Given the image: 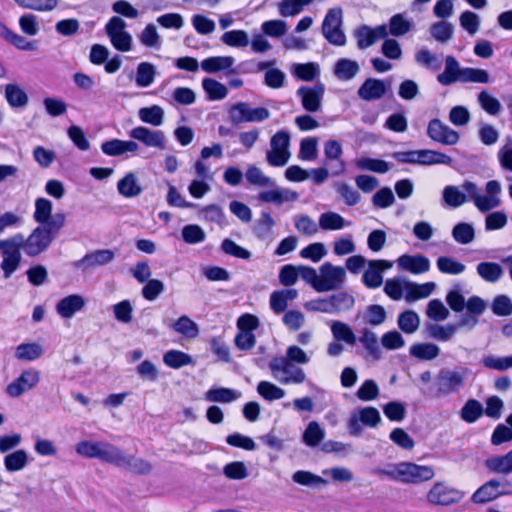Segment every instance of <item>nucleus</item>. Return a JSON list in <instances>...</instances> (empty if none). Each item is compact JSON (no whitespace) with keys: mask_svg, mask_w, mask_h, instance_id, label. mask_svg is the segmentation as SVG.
I'll use <instances>...</instances> for the list:
<instances>
[{"mask_svg":"<svg viewBox=\"0 0 512 512\" xmlns=\"http://www.w3.org/2000/svg\"><path fill=\"white\" fill-rule=\"evenodd\" d=\"M202 88L211 101L222 100L227 97V87L212 78H204L202 80Z\"/></svg>","mask_w":512,"mask_h":512,"instance_id":"49530a36","label":"nucleus"},{"mask_svg":"<svg viewBox=\"0 0 512 512\" xmlns=\"http://www.w3.org/2000/svg\"><path fill=\"white\" fill-rule=\"evenodd\" d=\"M14 2L24 9L49 13L58 8L60 0H14Z\"/></svg>","mask_w":512,"mask_h":512,"instance_id":"37998d69","label":"nucleus"},{"mask_svg":"<svg viewBox=\"0 0 512 512\" xmlns=\"http://www.w3.org/2000/svg\"><path fill=\"white\" fill-rule=\"evenodd\" d=\"M125 453L116 446L102 442L98 459L121 468L124 464Z\"/></svg>","mask_w":512,"mask_h":512,"instance_id":"58836bf2","label":"nucleus"},{"mask_svg":"<svg viewBox=\"0 0 512 512\" xmlns=\"http://www.w3.org/2000/svg\"><path fill=\"white\" fill-rule=\"evenodd\" d=\"M428 136L444 145H455L459 141V134L439 119H433L429 122L427 128Z\"/></svg>","mask_w":512,"mask_h":512,"instance_id":"a211bd4d","label":"nucleus"},{"mask_svg":"<svg viewBox=\"0 0 512 512\" xmlns=\"http://www.w3.org/2000/svg\"><path fill=\"white\" fill-rule=\"evenodd\" d=\"M39 382L40 372L37 369H24L17 378L6 386L5 392L11 398H18L34 389Z\"/></svg>","mask_w":512,"mask_h":512,"instance_id":"9b49d317","label":"nucleus"},{"mask_svg":"<svg viewBox=\"0 0 512 512\" xmlns=\"http://www.w3.org/2000/svg\"><path fill=\"white\" fill-rule=\"evenodd\" d=\"M325 93V85L317 82L315 85L301 86L296 95L300 98L302 107L310 113L317 112L321 109L322 100Z\"/></svg>","mask_w":512,"mask_h":512,"instance_id":"2eb2a0df","label":"nucleus"},{"mask_svg":"<svg viewBox=\"0 0 512 512\" xmlns=\"http://www.w3.org/2000/svg\"><path fill=\"white\" fill-rule=\"evenodd\" d=\"M383 260L368 261V267L363 273V283L369 288H377L382 284Z\"/></svg>","mask_w":512,"mask_h":512,"instance_id":"cd10ccee","label":"nucleus"},{"mask_svg":"<svg viewBox=\"0 0 512 512\" xmlns=\"http://www.w3.org/2000/svg\"><path fill=\"white\" fill-rule=\"evenodd\" d=\"M343 153L341 144L336 140H328L324 144V155L326 158V164L330 161H336L334 174H340L345 169L344 162L340 159Z\"/></svg>","mask_w":512,"mask_h":512,"instance_id":"473e14b6","label":"nucleus"},{"mask_svg":"<svg viewBox=\"0 0 512 512\" xmlns=\"http://www.w3.org/2000/svg\"><path fill=\"white\" fill-rule=\"evenodd\" d=\"M114 258L115 254L112 250L100 249L86 254L83 258L76 261L74 266L83 271L91 270L111 263Z\"/></svg>","mask_w":512,"mask_h":512,"instance_id":"6ab92c4d","label":"nucleus"},{"mask_svg":"<svg viewBox=\"0 0 512 512\" xmlns=\"http://www.w3.org/2000/svg\"><path fill=\"white\" fill-rule=\"evenodd\" d=\"M10 238L0 241V251L2 252V262L0 267L4 278L8 279L19 268L21 262L20 247L10 245Z\"/></svg>","mask_w":512,"mask_h":512,"instance_id":"dca6fc26","label":"nucleus"},{"mask_svg":"<svg viewBox=\"0 0 512 512\" xmlns=\"http://www.w3.org/2000/svg\"><path fill=\"white\" fill-rule=\"evenodd\" d=\"M384 94V82L376 79H367L358 89V96L366 101L379 99Z\"/></svg>","mask_w":512,"mask_h":512,"instance_id":"72a5a7b5","label":"nucleus"},{"mask_svg":"<svg viewBox=\"0 0 512 512\" xmlns=\"http://www.w3.org/2000/svg\"><path fill=\"white\" fill-rule=\"evenodd\" d=\"M85 305L86 300L83 296L79 294H71L59 300L55 309L60 317L64 319H71L76 313L83 310Z\"/></svg>","mask_w":512,"mask_h":512,"instance_id":"412c9836","label":"nucleus"},{"mask_svg":"<svg viewBox=\"0 0 512 512\" xmlns=\"http://www.w3.org/2000/svg\"><path fill=\"white\" fill-rule=\"evenodd\" d=\"M420 325V318L418 314L412 310H407L401 313L398 317L399 328L407 333L412 334L417 331Z\"/></svg>","mask_w":512,"mask_h":512,"instance_id":"680f3d73","label":"nucleus"},{"mask_svg":"<svg viewBox=\"0 0 512 512\" xmlns=\"http://www.w3.org/2000/svg\"><path fill=\"white\" fill-rule=\"evenodd\" d=\"M241 397V392L230 388H214L205 394V399L210 402L231 403Z\"/></svg>","mask_w":512,"mask_h":512,"instance_id":"a19ab883","label":"nucleus"},{"mask_svg":"<svg viewBox=\"0 0 512 512\" xmlns=\"http://www.w3.org/2000/svg\"><path fill=\"white\" fill-rule=\"evenodd\" d=\"M230 121L239 125L241 123H259L270 117V112L264 107H252L247 102H238L232 105L228 111Z\"/></svg>","mask_w":512,"mask_h":512,"instance_id":"0eeeda50","label":"nucleus"},{"mask_svg":"<svg viewBox=\"0 0 512 512\" xmlns=\"http://www.w3.org/2000/svg\"><path fill=\"white\" fill-rule=\"evenodd\" d=\"M380 421V413L376 408L364 407L351 414L348 421V428L352 435L358 436L362 431V425L375 427Z\"/></svg>","mask_w":512,"mask_h":512,"instance_id":"4468645a","label":"nucleus"},{"mask_svg":"<svg viewBox=\"0 0 512 512\" xmlns=\"http://www.w3.org/2000/svg\"><path fill=\"white\" fill-rule=\"evenodd\" d=\"M172 328L177 333L188 338H195L199 334L197 324L188 316H181L176 322L172 324Z\"/></svg>","mask_w":512,"mask_h":512,"instance_id":"69168bd1","label":"nucleus"},{"mask_svg":"<svg viewBox=\"0 0 512 512\" xmlns=\"http://www.w3.org/2000/svg\"><path fill=\"white\" fill-rule=\"evenodd\" d=\"M467 369H443L437 377L438 392L441 395H449L459 391L465 382Z\"/></svg>","mask_w":512,"mask_h":512,"instance_id":"f8f14e48","label":"nucleus"},{"mask_svg":"<svg viewBox=\"0 0 512 512\" xmlns=\"http://www.w3.org/2000/svg\"><path fill=\"white\" fill-rule=\"evenodd\" d=\"M444 202L452 208H457L466 202V195L457 186H446L443 190Z\"/></svg>","mask_w":512,"mask_h":512,"instance_id":"774afa93","label":"nucleus"},{"mask_svg":"<svg viewBox=\"0 0 512 512\" xmlns=\"http://www.w3.org/2000/svg\"><path fill=\"white\" fill-rule=\"evenodd\" d=\"M52 213V202L46 198H38L35 201L34 219L41 225L49 224ZM52 221H50L51 223Z\"/></svg>","mask_w":512,"mask_h":512,"instance_id":"338daca9","label":"nucleus"},{"mask_svg":"<svg viewBox=\"0 0 512 512\" xmlns=\"http://www.w3.org/2000/svg\"><path fill=\"white\" fill-rule=\"evenodd\" d=\"M452 237L457 243L467 245L474 241L475 231L471 224L458 223L452 229Z\"/></svg>","mask_w":512,"mask_h":512,"instance_id":"052dcab7","label":"nucleus"},{"mask_svg":"<svg viewBox=\"0 0 512 512\" xmlns=\"http://www.w3.org/2000/svg\"><path fill=\"white\" fill-rule=\"evenodd\" d=\"M117 190L125 198H134L142 193V188L134 173H127L117 183Z\"/></svg>","mask_w":512,"mask_h":512,"instance_id":"2f4dec72","label":"nucleus"},{"mask_svg":"<svg viewBox=\"0 0 512 512\" xmlns=\"http://www.w3.org/2000/svg\"><path fill=\"white\" fill-rule=\"evenodd\" d=\"M355 36L358 46L362 49L367 48L384 37V25H380L376 29L363 26L355 32Z\"/></svg>","mask_w":512,"mask_h":512,"instance_id":"7c9ffc66","label":"nucleus"},{"mask_svg":"<svg viewBox=\"0 0 512 512\" xmlns=\"http://www.w3.org/2000/svg\"><path fill=\"white\" fill-rule=\"evenodd\" d=\"M440 272L450 275H459L463 273L466 266L450 256H441L436 261Z\"/></svg>","mask_w":512,"mask_h":512,"instance_id":"13d9d810","label":"nucleus"},{"mask_svg":"<svg viewBox=\"0 0 512 512\" xmlns=\"http://www.w3.org/2000/svg\"><path fill=\"white\" fill-rule=\"evenodd\" d=\"M412 28V21L403 14H396L391 17L389 22V32L391 35L399 37L407 34Z\"/></svg>","mask_w":512,"mask_h":512,"instance_id":"e2e57ef3","label":"nucleus"},{"mask_svg":"<svg viewBox=\"0 0 512 512\" xmlns=\"http://www.w3.org/2000/svg\"><path fill=\"white\" fill-rule=\"evenodd\" d=\"M5 97L9 105L14 108L25 107L28 103L27 94L16 84L6 85Z\"/></svg>","mask_w":512,"mask_h":512,"instance_id":"09e8293b","label":"nucleus"},{"mask_svg":"<svg viewBox=\"0 0 512 512\" xmlns=\"http://www.w3.org/2000/svg\"><path fill=\"white\" fill-rule=\"evenodd\" d=\"M325 438V430L316 421H311L302 436L303 442L309 447H316Z\"/></svg>","mask_w":512,"mask_h":512,"instance_id":"3c124183","label":"nucleus"},{"mask_svg":"<svg viewBox=\"0 0 512 512\" xmlns=\"http://www.w3.org/2000/svg\"><path fill=\"white\" fill-rule=\"evenodd\" d=\"M245 178L250 185L257 187H274L275 181L256 165H250L246 169Z\"/></svg>","mask_w":512,"mask_h":512,"instance_id":"c03bdc74","label":"nucleus"},{"mask_svg":"<svg viewBox=\"0 0 512 512\" xmlns=\"http://www.w3.org/2000/svg\"><path fill=\"white\" fill-rule=\"evenodd\" d=\"M510 486L509 482H501L495 479L489 480L479 487L471 496L475 504H484L507 493L505 490Z\"/></svg>","mask_w":512,"mask_h":512,"instance_id":"f3484780","label":"nucleus"},{"mask_svg":"<svg viewBox=\"0 0 512 512\" xmlns=\"http://www.w3.org/2000/svg\"><path fill=\"white\" fill-rule=\"evenodd\" d=\"M101 150L108 156H120L126 153H136L139 150V145L133 140L112 139L103 142Z\"/></svg>","mask_w":512,"mask_h":512,"instance_id":"4be33fe9","label":"nucleus"},{"mask_svg":"<svg viewBox=\"0 0 512 512\" xmlns=\"http://www.w3.org/2000/svg\"><path fill=\"white\" fill-rule=\"evenodd\" d=\"M452 163V158L446 154L433 150H417L415 164L436 165Z\"/></svg>","mask_w":512,"mask_h":512,"instance_id":"f704fd0d","label":"nucleus"},{"mask_svg":"<svg viewBox=\"0 0 512 512\" xmlns=\"http://www.w3.org/2000/svg\"><path fill=\"white\" fill-rule=\"evenodd\" d=\"M221 41L230 47H246L249 44V37L244 30H231L221 36Z\"/></svg>","mask_w":512,"mask_h":512,"instance_id":"0e129e2a","label":"nucleus"},{"mask_svg":"<svg viewBox=\"0 0 512 512\" xmlns=\"http://www.w3.org/2000/svg\"><path fill=\"white\" fill-rule=\"evenodd\" d=\"M291 73L302 81H313L320 75V67L315 62L296 63L291 67Z\"/></svg>","mask_w":512,"mask_h":512,"instance_id":"4c0bfd02","label":"nucleus"},{"mask_svg":"<svg viewBox=\"0 0 512 512\" xmlns=\"http://www.w3.org/2000/svg\"><path fill=\"white\" fill-rule=\"evenodd\" d=\"M484 466L492 473L508 475L512 473V449L506 454L492 455L484 461Z\"/></svg>","mask_w":512,"mask_h":512,"instance_id":"a878e982","label":"nucleus"},{"mask_svg":"<svg viewBox=\"0 0 512 512\" xmlns=\"http://www.w3.org/2000/svg\"><path fill=\"white\" fill-rule=\"evenodd\" d=\"M43 349L38 343H23L17 346L15 356L19 360L34 361L41 357Z\"/></svg>","mask_w":512,"mask_h":512,"instance_id":"4d7b16f0","label":"nucleus"},{"mask_svg":"<svg viewBox=\"0 0 512 512\" xmlns=\"http://www.w3.org/2000/svg\"><path fill=\"white\" fill-rule=\"evenodd\" d=\"M343 11L340 7L331 8L322 23V33L327 41L336 46L346 43V36L341 30Z\"/></svg>","mask_w":512,"mask_h":512,"instance_id":"1a4fd4ad","label":"nucleus"},{"mask_svg":"<svg viewBox=\"0 0 512 512\" xmlns=\"http://www.w3.org/2000/svg\"><path fill=\"white\" fill-rule=\"evenodd\" d=\"M164 109L159 105L142 107L138 111L139 119L146 124L154 127L161 126L164 122Z\"/></svg>","mask_w":512,"mask_h":512,"instance_id":"c9c22d12","label":"nucleus"},{"mask_svg":"<svg viewBox=\"0 0 512 512\" xmlns=\"http://www.w3.org/2000/svg\"><path fill=\"white\" fill-rule=\"evenodd\" d=\"M464 496V491L448 482L437 481L427 491L425 500L431 506L448 507L461 502Z\"/></svg>","mask_w":512,"mask_h":512,"instance_id":"39448f33","label":"nucleus"},{"mask_svg":"<svg viewBox=\"0 0 512 512\" xmlns=\"http://www.w3.org/2000/svg\"><path fill=\"white\" fill-rule=\"evenodd\" d=\"M268 367L271 376L281 385H301L307 380L303 368L282 356L273 357Z\"/></svg>","mask_w":512,"mask_h":512,"instance_id":"20e7f679","label":"nucleus"},{"mask_svg":"<svg viewBox=\"0 0 512 512\" xmlns=\"http://www.w3.org/2000/svg\"><path fill=\"white\" fill-rule=\"evenodd\" d=\"M478 275L487 282H496L503 275L501 266L494 262H482L477 265Z\"/></svg>","mask_w":512,"mask_h":512,"instance_id":"603ef678","label":"nucleus"},{"mask_svg":"<svg viewBox=\"0 0 512 512\" xmlns=\"http://www.w3.org/2000/svg\"><path fill=\"white\" fill-rule=\"evenodd\" d=\"M125 453L116 446L102 442L98 459L121 468L124 464Z\"/></svg>","mask_w":512,"mask_h":512,"instance_id":"ea45409f","label":"nucleus"},{"mask_svg":"<svg viewBox=\"0 0 512 512\" xmlns=\"http://www.w3.org/2000/svg\"><path fill=\"white\" fill-rule=\"evenodd\" d=\"M346 226H351V222L336 212H325L319 217V227L323 230H341Z\"/></svg>","mask_w":512,"mask_h":512,"instance_id":"a18cd8bd","label":"nucleus"},{"mask_svg":"<svg viewBox=\"0 0 512 512\" xmlns=\"http://www.w3.org/2000/svg\"><path fill=\"white\" fill-rule=\"evenodd\" d=\"M139 41L147 48L160 49L162 45L161 37L154 24H148L145 26L139 35Z\"/></svg>","mask_w":512,"mask_h":512,"instance_id":"6e6d98bb","label":"nucleus"},{"mask_svg":"<svg viewBox=\"0 0 512 512\" xmlns=\"http://www.w3.org/2000/svg\"><path fill=\"white\" fill-rule=\"evenodd\" d=\"M464 68H461L458 61L453 56H447L445 59L444 71L438 75L437 80L442 85H450L457 81H464Z\"/></svg>","mask_w":512,"mask_h":512,"instance_id":"b1692460","label":"nucleus"},{"mask_svg":"<svg viewBox=\"0 0 512 512\" xmlns=\"http://www.w3.org/2000/svg\"><path fill=\"white\" fill-rule=\"evenodd\" d=\"M360 71L359 64L348 58L339 59L334 65V75L342 81L352 80Z\"/></svg>","mask_w":512,"mask_h":512,"instance_id":"c756f323","label":"nucleus"},{"mask_svg":"<svg viewBox=\"0 0 512 512\" xmlns=\"http://www.w3.org/2000/svg\"><path fill=\"white\" fill-rule=\"evenodd\" d=\"M129 136L141 142L148 148H154L158 150L167 149V137L161 130H153L145 126H137L129 131Z\"/></svg>","mask_w":512,"mask_h":512,"instance_id":"ddd939ff","label":"nucleus"},{"mask_svg":"<svg viewBox=\"0 0 512 512\" xmlns=\"http://www.w3.org/2000/svg\"><path fill=\"white\" fill-rule=\"evenodd\" d=\"M257 392L267 401L279 400L286 396L284 389L269 381H260L257 385Z\"/></svg>","mask_w":512,"mask_h":512,"instance_id":"864d4df0","label":"nucleus"},{"mask_svg":"<svg viewBox=\"0 0 512 512\" xmlns=\"http://www.w3.org/2000/svg\"><path fill=\"white\" fill-rule=\"evenodd\" d=\"M163 362L170 368L179 369L191 364L192 358L182 351L169 350L163 355Z\"/></svg>","mask_w":512,"mask_h":512,"instance_id":"bf43d9fd","label":"nucleus"},{"mask_svg":"<svg viewBox=\"0 0 512 512\" xmlns=\"http://www.w3.org/2000/svg\"><path fill=\"white\" fill-rule=\"evenodd\" d=\"M410 355L420 360H433L438 357L440 348L434 343H416L409 349Z\"/></svg>","mask_w":512,"mask_h":512,"instance_id":"79ce46f5","label":"nucleus"},{"mask_svg":"<svg viewBox=\"0 0 512 512\" xmlns=\"http://www.w3.org/2000/svg\"><path fill=\"white\" fill-rule=\"evenodd\" d=\"M290 136L285 131L276 132L270 139V150L266 153V160L270 166L283 167L290 157Z\"/></svg>","mask_w":512,"mask_h":512,"instance_id":"423d86ee","label":"nucleus"},{"mask_svg":"<svg viewBox=\"0 0 512 512\" xmlns=\"http://www.w3.org/2000/svg\"><path fill=\"white\" fill-rule=\"evenodd\" d=\"M292 480L302 486L318 488L326 485L327 481L309 471L299 470L292 475Z\"/></svg>","mask_w":512,"mask_h":512,"instance_id":"5fc2aeb1","label":"nucleus"},{"mask_svg":"<svg viewBox=\"0 0 512 512\" xmlns=\"http://www.w3.org/2000/svg\"><path fill=\"white\" fill-rule=\"evenodd\" d=\"M28 463V453L23 449L15 450L4 457V466L8 472L21 471Z\"/></svg>","mask_w":512,"mask_h":512,"instance_id":"e433bc0d","label":"nucleus"},{"mask_svg":"<svg viewBox=\"0 0 512 512\" xmlns=\"http://www.w3.org/2000/svg\"><path fill=\"white\" fill-rule=\"evenodd\" d=\"M275 221L267 212H262L253 225L254 235L261 241L271 242L274 239Z\"/></svg>","mask_w":512,"mask_h":512,"instance_id":"bb28decb","label":"nucleus"},{"mask_svg":"<svg viewBox=\"0 0 512 512\" xmlns=\"http://www.w3.org/2000/svg\"><path fill=\"white\" fill-rule=\"evenodd\" d=\"M357 318L366 325L379 326L384 322V308L380 305H369L363 312L358 313Z\"/></svg>","mask_w":512,"mask_h":512,"instance_id":"de8ad7c7","label":"nucleus"},{"mask_svg":"<svg viewBox=\"0 0 512 512\" xmlns=\"http://www.w3.org/2000/svg\"><path fill=\"white\" fill-rule=\"evenodd\" d=\"M346 280V271L341 266L325 262L319 268L318 292L340 289Z\"/></svg>","mask_w":512,"mask_h":512,"instance_id":"9d476101","label":"nucleus"},{"mask_svg":"<svg viewBox=\"0 0 512 512\" xmlns=\"http://www.w3.org/2000/svg\"><path fill=\"white\" fill-rule=\"evenodd\" d=\"M126 27V22L118 16L112 17L105 26L112 46L120 52H128L132 49L133 38L126 31Z\"/></svg>","mask_w":512,"mask_h":512,"instance_id":"6e6552de","label":"nucleus"},{"mask_svg":"<svg viewBox=\"0 0 512 512\" xmlns=\"http://www.w3.org/2000/svg\"><path fill=\"white\" fill-rule=\"evenodd\" d=\"M234 63L232 56H212L201 62V68L206 73H217L231 69Z\"/></svg>","mask_w":512,"mask_h":512,"instance_id":"c85d7f7f","label":"nucleus"},{"mask_svg":"<svg viewBox=\"0 0 512 512\" xmlns=\"http://www.w3.org/2000/svg\"><path fill=\"white\" fill-rule=\"evenodd\" d=\"M331 332L336 341L345 342L349 345L356 343V336L352 329L344 322L334 321L331 324Z\"/></svg>","mask_w":512,"mask_h":512,"instance_id":"8fccbe9b","label":"nucleus"},{"mask_svg":"<svg viewBox=\"0 0 512 512\" xmlns=\"http://www.w3.org/2000/svg\"><path fill=\"white\" fill-rule=\"evenodd\" d=\"M386 476L405 484H420L433 479L435 471L431 466L401 462L389 465Z\"/></svg>","mask_w":512,"mask_h":512,"instance_id":"7ed1b4c3","label":"nucleus"},{"mask_svg":"<svg viewBox=\"0 0 512 512\" xmlns=\"http://www.w3.org/2000/svg\"><path fill=\"white\" fill-rule=\"evenodd\" d=\"M158 75L157 67L150 62H141L137 65L135 74L131 73L130 78L134 77L135 83L140 88L150 87Z\"/></svg>","mask_w":512,"mask_h":512,"instance_id":"393cba45","label":"nucleus"},{"mask_svg":"<svg viewBox=\"0 0 512 512\" xmlns=\"http://www.w3.org/2000/svg\"><path fill=\"white\" fill-rule=\"evenodd\" d=\"M299 198V194L289 188L276 187L273 189L261 191L258 199L264 203H272L282 205L285 202H295Z\"/></svg>","mask_w":512,"mask_h":512,"instance_id":"aec40b11","label":"nucleus"},{"mask_svg":"<svg viewBox=\"0 0 512 512\" xmlns=\"http://www.w3.org/2000/svg\"><path fill=\"white\" fill-rule=\"evenodd\" d=\"M63 219L59 222H51L47 225H40L33 230L28 238H24L22 234H16L10 238V245L18 246L29 256H37L45 251L56 233L61 228Z\"/></svg>","mask_w":512,"mask_h":512,"instance_id":"f257e3e1","label":"nucleus"},{"mask_svg":"<svg viewBox=\"0 0 512 512\" xmlns=\"http://www.w3.org/2000/svg\"><path fill=\"white\" fill-rule=\"evenodd\" d=\"M435 288L434 282L418 284L404 278L386 281V294L394 300L405 299L407 302L428 298Z\"/></svg>","mask_w":512,"mask_h":512,"instance_id":"f03ea898","label":"nucleus"},{"mask_svg":"<svg viewBox=\"0 0 512 512\" xmlns=\"http://www.w3.org/2000/svg\"><path fill=\"white\" fill-rule=\"evenodd\" d=\"M398 266L412 274H422L430 270V261L424 255H403L398 259Z\"/></svg>","mask_w":512,"mask_h":512,"instance_id":"5701e85b","label":"nucleus"}]
</instances>
